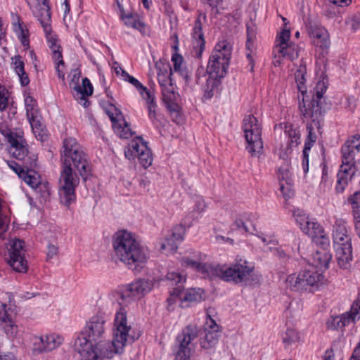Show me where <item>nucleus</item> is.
Returning a JSON list of instances; mask_svg holds the SVG:
<instances>
[{
    "mask_svg": "<svg viewBox=\"0 0 360 360\" xmlns=\"http://www.w3.org/2000/svg\"><path fill=\"white\" fill-rule=\"evenodd\" d=\"M112 248L119 259L129 269L140 272L148 258V251L141 246L134 235L126 230L117 231L112 236Z\"/></svg>",
    "mask_w": 360,
    "mask_h": 360,
    "instance_id": "obj_3",
    "label": "nucleus"
},
{
    "mask_svg": "<svg viewBox=\"0 0 360 360\" xmlns=\"http://www.w3.org/2000/svg\"><path fill=\"white\" fill-rule=\"evenodd\" d=\"M8 96L6 89L0 85V110H4L8 105Z\"/></svg>",
    "mask_w": 360,
    "mask_h": 360,
    "instance_id": "obj_60",
    "label": "nucleus"
},
{
    "mask_svg": "<svg viewBox=\"0 0 360 360\" xmlns=\"http://www.w3.org/2000/svg\"><path fill=\"white\" fill-rule=\"evenodd\" d=\"M193 202L195 203V208L192 213L193 218H198L199 214L202 212L206 208V204L202 196L195 195L193 196Z\"/></svg>",
    "mask_w": 360,
    "mask_h": 360,
    "instance_id": "obj_52",
    "label": "nucleus"
},
{
    "mask_svg": "<svg viewBox=\"0 0 360 360\" xmlns=\"http://www.w3.org/2000/svg\"><path fill=\"white\" fill-rule=\"evenodd\" d=\"M307 143H305L302 153V166L304 173H307L309 171V154L307 150L310 149V146H307Z\"/></svg>",
    "mask_w": 360,
    "mask_h": 360,
    "instance_id": "obj_63",
    "label": "nucleus"
},
{
    "mask_svg": "<svg viewBox=\"0 0 360 360\" xmlns=\"http://www.w3.org/2000/svg\"><path fill=\"white\" fill-rule=\"evenodd\" d=\"M62 341L63 338L55 334L36 337L33 343V350L38 353L49 352L58 347Z\"/></svg>",
    "mask_w": 360,
    "mask_h": 360,
    "instance_id": "obj_25",
    "label": "nucleus"
},
{
    "mask_svg": "<svg viewBox=\"0 0 360 360\" xmlns=\"http://www.w3.org/2000/svg\"><path fill=\"white\" fill-rule=\"evenodd\" d=\"M168 356L174 357L173 360H180V334L176 336L174 343L171 347V352L168 354Z\"/></svg>",
    "mask_w": 360,
    "mask_h": 360,
    "instance_id": "obj_56",
    "label": "nucleus"
},
{
    "mask_svg": "<svg viewBox=\"0 0 360 360\" xmlns=\"http://www.w3.org/2000/svg\"><path fill=\"white\" fill-rule=\"evenodd\" d=\"M164 280L167 282L168 285H176L169 292V296L167 299V309L168 311H172L175 309L176 301L180 300V286L178 285L180 283V271L179 270L169 271Z\"/></svg>",
    "mask_w": 360,
    "mask_h": 360,
    "instance_id": "obj_26",
    "label": "nucleus"
},
{
    "mask_svg": "<svg viewBox=\"0 0 360 360\" xmlns=\"http://www.w3.org/2000/svg\"><path fill=\"white\" fill-rule=\"evenodd\" d=\"M243 129L247 142L246 149L252 156H258L263 150L261 123L253 115H248L243 120Z\"/></svg>",
    "mask_w": 360,
    "mask_h": 360,
    "instance_id": "obj_10",
    "label": "nucleus"
},
{
    "mask_svg": "<svg viewBox=\"0 0 360 360\" xmlns=\"http://www.w3.org/2000/svg\"><path fill=\"white\" fill-rule=\"evenodd\" d=\"M180 238V234L174 231H169L164 241L161 243L160 249L168 253H174L178 249L177 242Z\"/></svg>",
    "mask_w": 360,
    "mask_h": 360,
    "instance_id": "obj_41",
    "label": "nucleus"
},
{
    "mask_svg": "<svg viewBox=\"0 0 360 360\" xmlns=\"http://www.w3.org/2000/svg\"><path fill=\"white\" fill-rule=\"evenodd\" d=\"M72 89L74 90L73 95H77L78 96H89L93 94V86L89 81V79L86 77L82 79V84H77L73 86Z\"/></svg>",
    "mask_w": 360,
    "mask_h": 360,
    "instance_id": "obj_46",
    "label": "nucleus"
},
{
    "mask_svg": "<svg viewBox=\"0 0 360 360\" xmlns=\"http://www.w3.org/2000/svg\"><path fill=\"white\" fill-rule=\"evenodd\" d=\"M299 339L297 332L292 328H288L286 331L282 335V340L283 343L287 345H291L296 342Z\"/></svg>",
    "mask_w": 360,
    "mask_h": 360,
    "instance_id": "obj_53",
    "label": "nucleus"
},
{
    "mask_svg": "<svg viewBox=\"0 0 360 360\" xmlns=\"http://www.w3.org/2000/svg\"><path fill=\"white\" fill-rule=\"evenodd\" d=\"M200 253L198 251L191 250L189 255H185L181 257V265H185L196 270L203 275L204 277H217L214 272L217 264H207L200 262Z\"/></svg>",
    "mask_w": 360,
    "mask_h": 360,
    "instance_id": "obj_19",
    "label": "nucleus"
},
{
    "mask_svg": "<svg viewBox=\"0 0 360 360\" xmlns=\"http://www.w3.org/2000/svg\"><path fill=\"white\" fill-rule=\"evenodd\" d=\"M256 39V29L251 23L247 25L246 58L248 61L247 68L249 71L253 72L255 66V41Z\"/></svg>",
    "mask_w": 360,
    "mask_h": 360,
    "instance_id": "obj_29",
    "label": "nucleus"
},
{
    "mask_svg": "<svg viewBox=\"0 0 360 360\" xmlns=\"http://www.w3.org/2000/svg\"><path fill=\"white\" fill-rule=\"evenodd\" d=\"M206 20V16L203 14H200L195 20L193 27L192 35V44H193V57L200 58L202 52L205 49V41L204 39V34L202 32V24Z\"/></svg>",
    "mask_w": 360,
    "mask_h": 360,
    "instance_id": "obj_22",
    "label": "nucleus"
},
{
    "mask_svg": "<svg viewBox=\"0 0 360 360\" xmlns=\"http://www.w3.org/2000/svg\"><path fill=\"white\" fill-rule=\"evenodd\" d=\"M61 156L63 167L60 176L59 195L61 202L69 205L75 200V188L79 183V178L73 169L85 179L89 166L86 155L74 138L64 140Z\"/></svg>",
    "mask_w": 360,
    "mask_h": 360,
    "instance_id": "obj_2",
    "label": "nucleus"
},
{
    "mask_svg": "<svg viewBox=\"0 0 360 360\" xmlns=\"http://www.w3.org/2000/svg\"><path fill=\"white\" fill-rule=\"evenodd\" d=\"M338 266L342 269H349L353 259L352 243L333 247Z\"/></svg>",
    "mask_w": 360,
    "mask_h": 360,
    "instance_id": "obj_28",
    "label": "nucleus"
},
{
    "mask_svg": "<svg viewBox=\"0 0 360 360\" xmlns=\"http://www.w3.org/2000/svg\"><path fill=\"white\" fill-rule=\"evenodd\" d=\"M255 266L243 258H236L230 264H217L214 269L217 278L235 285H259L262 275L253 274Z\"/></svg>",
    "mask_w": 360,
    "mask_h": 360,
    "instance_id": "obj_5",
    "label": "nucleus"
},
{
    "mask_svg": "<svg viewBox=\"0 0 360 360\" xmlns=\"http://www.w3.org/2000/svg\"><path fill=\"white\" fill-rule=\"evenodd\" d=\"M172 73L158 75V80L162 88L164 102L170 112L173 120L179 124L180 121L179 105L176 102L175 87L171 78Z\"/></svg>",
    "mask_w": 360,
    "mask_h": 360,
    "instance_id": "obj_14",
    "label": "nucleus"
},
{
    "mask_svg": "<svg viewBox=\"0 0 360 360\" xmlns=\"http://www.w3.org/2000/svg\"><path fill=\"white\" fill-rule=\"evenodd\" d=\"M193 63L187 64L186 61H184L183 57L181 56V77L184 79L185 82L184 84V90L185 91H191L193 88L195 86V84L198 83V79H199V75L200 74H204L205 71L202 68H198L196 73V80L195 81L193 78Z\"/></svg>",
    "mask_w": 360,
    "mask_h": 360,
    "instance_id": "obj_30",
    "label": "nucleus"
},
{
    "mask_svg": "<svg viewBox=\"0 0 360 360\" xmlns=\"http://www.w3.org/2000/svg\"><path fill=\"white\" fill-rule=\"evenodd\" d=\"M54 64L58 77L62 80H64L65 75V66L63 57L60 58V59H58V60L54 61Z\"/></svg>",
    "mask_w": 360,
    "mask_h": 360,
    "instance_id": "obj_59",
    "label": "nucleus"
},
{
    "mask_svg": "<svg viewBox=\"0 0 360 360\" xmlns=\"http://www.w3.org/2000/svg\"><path fill=\"white\" fill-rule=\"evenodd\" d=\"M112 122V127L115 133L120 138L127 139L131 138L134 131L130 128L129 124L123 118L120 111L115 110V115L108 114Z\"/></svg>",
    "mask_w": 360,
    "mask_h": 360,
    "instance_id": "obj_27",
    "label": "nucleus"
},
{
    "mask_svg": "<svg viewBox=\"0 0 360 360\" xmlns=\"http://www.w3.org/2000/svg\"><path fill=\"white\" fill-rule=\"evenodd\" d=\"M352 30L356 31L360 29V13H356L351 16L347 21Z\"/></svg>",
    "mask_w": 360,
    "mask_h": 360,
    "instance_id": "obj_61",
    "label": "nucleus"
},
{
    "mask_svg": "<svg viewBox=\"0 0 360 360\" xmlns=\"http://www.w3.org/2000/svg\"><path fill=\"white\" fill-rule=\"evenodd\" d=\"M293 217L299 225H316V221L310 219L309 216L302 210L296 209L293 212Z\"/></svg>",
    "mask_w": 360,
    "mask_h": 360,
    "instance_id": "obj_49",
    "label": "nucleus"
},
{
    "mask_svg": "<svg viewBox=\"0 0 360 360\" xmlns=\"http://www.w3.org/2000/svg\"><path fill=\"white\" fill-rule=\"evenodd\" d=\"M327 82L324 79L319 80L316 82V86L314 89L313 97L322 100L323 95L327 89Z\"/></svg>",
    "mask_w": 360,
    "mask_h": 360,
    "instance_id": "obj_55",
    "label": "nucleus"
},
{
    "mask_svg": "<svg viewBox=\"0 0 360 360\" xmlns=\"http://www.w3.org/2000/svg\"><path fill=\"white\" fill-rule=\"evenodd\" d=\"M360 319V293H359L351 305L350 310L340 316H330L326 321L328 330H337L343 329L350 323H355Z\"/></svg>",
    "mask_w": 360,
    "mask_h": 360,
    "instance_id": "obj_15",
    "label": "nucleus"
},
{
    "mask_svg": "<svg viewBox=\"0 0 360 360\" xmlns=\"http://www.w3.org/2000/svg\"><path fill=\"white\" fill-rule=\"evenodd\" d=\"M1 133L9 143V153L18 160H23L28 154V145L22 130L6 129L1 130Z\"/></svg>",
    "mask_w": 360,
    "mask_h": 360,
    "instance_id": "obj_16",
    "label": "nucleus"
},
{
    "mask_svg": "<svg viewBox=\"0 0 360 360\" xmlns=\"http://www.w3.org/2000/svg\"><path fill=\"white\" fill-rule=\"evenodd\" d=\"M120 18L126 26L140 32L143 31L145 25L139 15L132 13H122Z\"/></svg>",
    "mask_w": 360,
    "mask_h": 360,
    "instance_id": "obj_40",
    "label": "nucleus"
},
{
    "mask_svg": "<svg viewBox=\"0 0 360 360\" xmlns=\"http://www.w3.org/2000/svg\"><path fill=\"white\" fill-rule=\"evenodd\" d=\"M301 229L319 248L311 255L313 265L321 269H328L332 259V254L328 250L330 239L326 233L323 227L301 226Z\"/></svg>",
    "mask_w": 360,
    "mask_h": 360,
    "instance_id": "obj_7",
    "label": "nucleus"
},
{
    "mask_svg": "<svg viewBox=\"0 0 360 360\" xmlns=\"http://www.w3.org/2000/svg\"><path fill=\"white\" fill-rule=\"evenodd\" d=\"M24 104L27 120L40 116L36 100L26 91L24 92Z\"/></svg>",
    "mask_w": 360,
    "mask_h": 360,
    "instance_id": "obj_38",
    "label": "nucleus"
},
{
    "mask_svg": "<svg viewBox=\"0 0 360 360\" xmlns=\"http://www.w3.org/2000/svg\"><path fill=\"white\" fill-rule=\"evenodd\" d=\"M307 74L306 63L301 60V63L297 68L295 73V78L297 84V89L302 93V102L300 101L299 106L302 116L307 120L312 122H319L320 119L324 115L326 109L323 106V102L321 99H317L314 97L311 101H306L304 100V94L307 92V87L305 85Z\"/></svg>",
    "mask_w": 360,
    "mask_h": 360,
    "instance_id": "obj_6",
    "label": "nucleus"
},
{
    "mask_svg": "<svg viewBox=\"0 0 360 360\" xmlns=\"http://www.w3.org/2000/svg\"><path fill=\"white\" fill-rule=\"evenodd\" d=\"M200 330L196 324L191 323L181 331V360H191L195 348L193 341L198 337Z\"/></svg>",
    "mask_w": 360,
    "mask_h": 360,
    "instance_id": "obj_21",
    "label": "nucleus"
},
{
    "mask_svg": "<svg viewBox=\"0 0 360 360\" xmlns=\"http://www.w3.org/2000/svg\"><path fill=\"white\" fill-rule=\"evenodd\" d=\"M280 128L288 138V145L290 148L295 147L300 143V134L297 128L288 122L280 124Z\"/></svg>",
    "mask_w": 360,
    "mask_h": 360,
    "instance_id": "obj_36",
    "label": "nucleus"
},
{
    "mask_svg": "<svg viewBox=\"0 0 360 360\" xmlns=\"http://www.w3.org/2000/svg\"><path fill=\"white\" fill-rule=\"evenodd\" d=\"M131 328L127 325V311L123 307H120L115 314L112 338L115 345V350L118 352V354L124 352L127 342L132 343L139 337L129 334Z\"/></svg>",
    "mask_w": 360,
    "mask_h": 360,
    "instance_id": "obj_11",
    "label": "nucleus"
},
{
    "mask_svg": "<svg viewBox=\"0 0 360 360\" xmlns=\"http://www.w3.org/2000/svg\"><path fill=\"white\" fill-rule=\"evenodd\" d=\"M123 81L128 82L131 84H132L139 92L140 95L142 96L143 94H147V92L149 91L148 89L144 86L138 79L135 77L129 75L128 73H124L122 75Z\"/></svg>",
    "mask_w": 360,
    "mask_h": 360,
    "instance_id": "obj_50",
    "label": "nucleus"
},
{
    "mask_svg": "<svg viewBox=\"0 0 360 360\" xmlns=\"http://www.w3.org/2000/svg\"><path fill=\"white\" fill-rule=\"evenodd\" d=\"M232 53V45L227 40H221L215 45L207 67L208 74L224 77L229 65Z\"/></svg>",
    "mask_w": 360,
    "mask_h": 360,
    "instance_id": "obj_8",
    "label": "nucleus"
},
{
    "mask_svg": "<svg viewBox=\"0 0 360 360\" xmlns=\"http://www.w3.org/2000/svg\"><path fill=\"white\" fill-rule=\"evenodd\" d=\"M105 324L103 316H93L77 335L74 348L80 354V360H108L118 354L114 340L105 339Z\"/></svg>",
    "mask_w": 360,
    "mask_h": 360,
    "instance_id": "obj_1",
    "label": "nucleus"
},
{
    "mask_svg": "<svg viewBox=\"0 0 360 360\" xmlns=\"http://www.w3.org/2000/svg\"><path fill=\"white\" fill-rule=\"evenodd\" d=\"M111 68L112 71L115 72L117 77H120V79H123L122 75L124 73H127L124 70L122 69V68L120 66V65L115 61L112 62L111 64Z\"/></svg>",
    "mask_w": 360,
    "mask_h": 360,
    "instance_id": "obj_64",
    "label": "nucleus"
},
{
    "mask_svg": "<svg viewBox=\"0 0 360 360\" xmlns=\"http://www.w3.org/2000/svg\"><path fill=\"white\" fill-rule=\"evenodd\" d=\"M207 319L204 324V336L200 338V347L204 349H210L216 346L220 337V326L211 316L206 314Z\"/></svg>",
    "mask_w": 360,
    "mask_h": 360,
    "instance_id": "obj_20",
    "label": "nucleus"
},
{
    "mask_svg": "<svg viewBox=\"0 0 360 360\" xmlns=\"http://www.w3.org/2000/svg\"><path fill=\"white\" fill-rule=\"evenodd\" d=\"M8 259L7 263L13 271L25 274L29 269L28 261L25 257L27 249L25 242L20 238L9 240L8 246Z\"/></svg>",
    "mask_w": 360,
    "mask_h": 360,
    "instance_id": "obj_12",
    "label": "nucleus"
},
{
    "mask_svg": "<svg viewBox=\"0 0 360 360\" xmlns=\"http://www.w3.org/2000/svg\"><path fill=\"white\" fill-rule=\"evenodd\" d=\"M308 32L314 44L321 50V54L323 56L326 54L330 45L328 31L321 25L310 24L308 27Z\"/></svg>",
    "mask_w": 360,
    "mask_h": 360,
    "instance_id": "obj_23",
    "label": "nucleus"
},
{
    "mask_svg": "<svg viewBox=\"0 0 360 360\" xmlns=\"http://www.w3.org/2000/svg\"><path fill=\"white\" fill-rule=\"evenodd\" d=\"M326 281L323 274L314 269L302 270L297 275L291 274L287 278L290 288L296 292L318 290Z\"/></svg>",
    "mask_w": 360,
    "mask_h": 360,
    "instance_id": "obj_9",
    "label": "nucleus"
},
{
    "mask_svg": "<svg viewBox=\"0 0 360 360\" xmlns=\"http://www.w3.org/2000/svg\"><path fill=\"white\" fill-rule=\"evenodd\" d=\"M141 97L146 101L150 118L154 117L156 107V104L154 101V96L150 91H148L147 94H143Z\"/></svg>",
    "mask_w": 360,
    "mask_h": 360,
    "instance_id": "obj_54",
    "label": "nucleus"
},
{
    "mask_svg": "<svg viewBox=\"0 0 360 360\" xmlns=\"http://www.w3.org/2000/svg\"><path fill=\"white\" fill-rule=\"evenodd\" d=\"M205 291L201 288H190L188 289L183 298L181 302H186L188 303L200 302L204 298Z\"/></svg>",
    "mask_w": 360,
    "mask_h": 360,
    "instance_id": "obj_45",
    "label": "nucleus"
},
{
    "mask_svg": "<svg viewBox=\"0 0 360 360\" xmlns=\"http://www.w3.org/2000/svg\"><path fill=\"white\" fill-rule=\"evenodd\" d=\"M13 30L22 46L28 47L30 43L28 30L25 27L23 23L20 22V20H18L17 22L13 23Z\"/></svg>",
    "mask_w": 360,
    "mask_h": 360,
    "instance_id": "obj_47",
    "label": "nucleus"
},
{
    "mask_svg": "<svg viewBox=\"0 0 360 360\" xmlns=\"http://www.w3.org/2000/svg\"><path fill=\"white\" fill-rule=\"evenodd\" d=\"M152 287L153 283L150 281L144 278L136 280L125 286L121 292L120 298L124 302L126 300H139L148 293Z\"/></svg>",
    "mask_w": 360,
    "mask_h": 360,
    "instance_id": "obj_18",
    "label": "nucleus"
},
{
    "mask_svg": "<svg viewBox=\"0 0 360 360\" xmlns=\"http://www.w3.org/2000/svg\"><path fill=\"white\" fill-rule=\"evenodd\" d=\"M290 32L289 30L283 29L276 39V44L274 47L275 66L281 65V59H286L293 61L299 56L298 46L295 43H289Z\"/></svg>",
    "mask_w": 360,
    "mask_h": 360,
    "instance_id": "obj_13",
    "label": "nucleus"
},
{
    "mask_svg": "<svg viewBox=\"0 0 360 360\" xmlns=\"http://www.w3.org/2000/svg\"><path fill=\"white\" fill-rule=\"evenodd\" d=\"M6 164L8 167L12 169L18 176L21 179L22 176V173H25L26 170H25L22 167L13 160L6 161Z\"/></svg>",
    "mask_w": 360,
    "mask_h": 360,
    "instance_id": "obj_62",
    "label": "nucleus"
},
{
    "mask_svg": "<svg viewBox=\"0 0 360 360\" xmlns=\"http://www.w3.org/2000/svg\"><path fill=\"white\" fill-rule=\"evenodd\" d=\"M37 4L34 6H30V8L35 17L42 16L44 18V22L46 23L49 20L50 13V6L49 0H37Z\"/></svg>",
    "mask_w": 360,
    "mask_h": 360,
    "instance_id": "obj_42",
    "label": "nucleus"
},
{
    "mask_svg": "<svg viewBox=\"0 0 360 360\" xmlns=\"http://www.w3.org/2000/svg\"><path fill=\"white\" fill-rule=\"evenodd\" d=\"M348 201L352 205L355 223L360 224V190L351 195Z\"/></svg>",
    "mask_w": 360,
    "mask_h": 360,
    "instance_id": "obj_48",
    "label": "nucleus"
},
{
    "mask_svg": "<svg viewBox=\"0 0 360 360\" xmlns=\"http://www.w3.org/2000/svg\"><path fill=\"white\" fill-rule=\"evenodd\" d=\"M32 131L37 139L44 141L48 136L46 127L41 123V117L38 116L28 120Z\"/></svg>",
    "mask_w": 360,
    "mask_h": 360,
    "instance_id": "obj_39",
    "label": "nucleus"
},
{
    "mask_svg": "<svg viewBox=\"0 0 360 360\" xmlns=\"http://www.w3.org/2000/svg\"><path fill=\"white\" fill-rule=\"evenodd\" d=\"M6 323L5 331L6 334L15 335L18 332V326L12 321L11 317L8 314V319L6 321H0V324Z\"/></svg>",
    "mask_w": 360,
    "mask_h": 360,
    "instance_id": "obj_58",
    "label": "nucleus"
},
{
    "mask_svg": "<svg viewBox=\"0 0 360 360\" xmlns=\"http://www.w3.org/2000/svg\"><path fill=\"white\" fill-rule=\"evenodd\" d=\"M208 75L209 76L207 79L206 84L203 87V100H209L214 96V94L219 90L220 79L222 78L220 77H215L212 74Z\"/></svg>",
    "mask_w": 360,
    "mask_h": 360,
    "instance_id": "obj_37",
    "label": "nucleus"
},
{
    "mask_svg": "<svg viewBox=\"0 0 360 360\" xmlns=\"http://www.w3.org/2000/svg\"><path fill=\"white\" fill-rule=\"evenodd\" d=\"M257 219L256 214L252 213H243L236 215L235 225H246L248 224H253Z\"/></svg>",
    "mask_w": 360,
    "mask_h": 360,
    "instance_id": "obj_51",
    "label": "nucleus"
},
{
    "mask_svg": "<svg viewBox=\"0 0 360 360\" xmlns=\"http://www.w3.org/2000/svg\"><path fill=\"white\" fill-rule=\"evenodd\" d=\"M36 18L39 21V22L41 23V25L44 29V31L46 34L49 47L51 48L53 46H55V44L57 45L58 44H59L60 42H59L58 38L54 34H53L51 33V14H49V20H47L46 23L44 22V17L40 16V17H36Z\"/></svg>",
    "mask_w": 360,
    "mask_h": 360,
    "instance_id": "obj_43",
    "label": "nucleus"
},
{
    "mask_svg": "<svg viewBox=\"0 0 360 360\" xmlns=\"http://www.w3.org/2000/svg\"><path fill=\"white\" fill-rule=\"evenodd\" d=\"M155 68L157 70V75L172 73L169 64L161 59L155 63Z\"/></svg>",
    "mask_w": 360,
    "mask_h": 360,
    "instance_id": "obj_57",
    "label": "nucleus"
},
{
    "mask_svg": "<svg viewBox=\"0 0 360 360\" xmlns=\"http://www.w3.org/2000/svg\"><path fill=\"white\" fill-rule=\"evenodd\" d=\"M278 179L279 181L280 191L285 198H291L293 194L292 186L293 181L287 168L281 167L278 172Z\"/></svg>",
    "mask_w": 360,
    "mask_h": 360,
    "instance_id": "obj_31",
    "label": "nucleus"
},
{
    "mask_svg": "<svg viewBox=\"0 0 360 360\" xmlns=\"http://www.w3.org/2000/svg\"><path fill=\"white\" fill-rule=\"evenodd\" d=\"M237 229L240 231H245L250 234L257 236L262 240L264 245L273 244L277 245L278 243L274 233L267 231H262V226H237Z\"/></svg>",
    "mask_w": 360,
    "mask_h": 360,
    "instance_id": "obj_32",
    "label": "nucleus"
},
{
    "mask_svg": "<svg viewBox=\"0 0 360 360\" xmlns=\"http://www.w3.org/2000/svg\"><path fill=\"white\" fill-rule=\"evenodd\" d=\"M11 68L18 75L20 84L23 86L28 85L30 79L25 71V63L21 56L18 55L11 58Z\"/></svg>",
    "mask_w": 360,
    "mask_h": 360,
    "instance_id": "obj_34",
    "label": "nucleus"
},
{
    "mask_svg": "<svg viewBox=\"0 0 360 360\" xmlns=\"http://www.w3.org/2000/svg\"><path fill=\"white\" fill-rule=\"evenodd\" d=\"M171 40L172 42V49L173 51L172 56V61L174 63V70L175 72H179L180 70V62L179 57L180 55L178 53L179 49V38H178V22L177 20L175 22L171 21Z\"/></svg>",
    "mask_w": 360,
    "mask_h": 360,
    "instance_id": "obj_33",
    "label": "nucleus"
},
{
    "mask_svg": "<svg viewBox=\"0 0 360 360\" xmlns=\"http://www.w3.org/2000/svg\"><path fill=\"white\" fill-rule=\"evenodd\" d=\"M46 244V260L49 261L58 254V246L56 243L57 233L56 231L49 230L45 232L44 238Z\"/></svg>",
    "mask_w": 360,
    "mask_h": 360,
    "instance_id": "obj_35",
    "label": "nucleus"
},
{
    "mask_svg": "<svg viewBox=\"0 0 360 360\" xmlns=\"http://www.w3.org/2000/svg\"><path fill=\"white\" fill-rule=\"evenodd\" d=\"M360 150V135H354L349 139L342 146V164L338 173L335 191L342 193L349 181L360 174V160L355 157Z\"/></svg>",
    "mask_w": 360,
    "mask_h": 360,
    "instance_id": "obj_4",
    "label": "nucleus"
},
{
    "mask_svg": "<svg viewBox=\"0 0 360 360\" xmlns=\"http://www.w3.org/2000/svg\"><path fill=\"white\" fill-rule=\"evenodd\" d=\"M124 155L129 160H133L137 158L140 164L145 168L150 166L153 162L150 150L143 139L139 136H136V139L131 141L125 149Z\"/></svg>",
    "mask_w": 360,
    "mask_h": 360,
    "instance_id": "obj_17",
    "label": "nucleus"
},
{
    "mask_svg": "<svg viewBox=\"0 0 360 360\" xmlns=\"http://www.w3.org/2000/svg\"><path fill=\"white\" fill-rule=\"evenodd\" d=\"M21 179L30 188L39 193L42 197L46 198L50 194L49 184L43 181L39 174L34 170H26L25 173H22Z\"/></svg>",
    "mask_w": 360,
    "mask_h": 360,
    "instance_id": "obj_24",
    "label": "nucleus"
},
{
    "mask_svg": "<svg viewBox=\"0 0 360 360\" xmlns=\"http://www.w3.org/2000/svg\"><path fill=\"white\" fill-rule=\"evenodd\" d=\"M333 247L338 245L352 243L351 238L347 234L346 226H335L333 233Z\"/></svg>",
    "mask_w": 360,
    "mask_h": 360,
    "instance_id": "obj_44",
    "label": "nucleus"
}]
</instances>
